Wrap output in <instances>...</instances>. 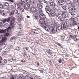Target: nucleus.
I'll return each mask as SVG.
<instances>
[{"label":"nucleus","instance_id":"35","mask_svg":"<svg viewBox=\"0 0 79 79\" xmlns=\"http://www.w3.org/2000/svg\"><path fill=\"white\" fill-rule=\"evenodd\" d=\"M62 8L64 10H66V7L65 6H64L62 7Z\"/></svg>","mask_w":79,"mask_h":79},{"label":"nucleus","instance_id":"39","mask_svg":"<svg viewBox=\"0 0 79 79\" xmlns=\"http://www.w3.org/2000/svg\"><path fill=\"white\" fill-rule=\"evenodd\" d=\"M61 15H64V14H66V12H65V11H61Z\"/></svg>","mask_w":79,"mask_h":79},{"label":"nucleus","instance_id":"46","mask_svg":"<svg viewBox=\"0 0 79 79\" xmlns=\"http://www.w3.org/2000/svg\"><path fill=\"white\" fill-rule=\"evenodd\" d=\"M9 48L10 49H11V48H13V46L11 45H10L9 47Z\"/></svg>","mask_w":79,"mask_h":79},{"label":"nucleus","instance_id":"32","mask_svg":"<svg viewBox=\"0 0 79 79\" xmlns=\"http://www.w3.org/2000/svg\"><path fill=\"white\" fill-rule=\"evenodd\" d=\"M48 53H49V54H52V51L50 50H48Z\"/></svg>","mask_w":79,"mask_h":79},{"label":"nucleus","instance_id":"52","mask_svg":"<svg viewBox=\"0 0 79 79\" xmlns=\"http://www.w3.org/2000/svg\"><path fill=\"white\" fill-rule=\"evenodd\" d=\"M50 62L52 63H54V61L53 60H51Z\"/></svg>","mask_w":79,"mask_h":79},{"label":"nucleus","instance_id":"57","mask_svg":"<svg viewBox=\"0 0 79 79\" xmlns=\"http://www.w3.org/2000/svg\"><path fill=\"white\" fill-rule=\"evenodd\" d=\"M4 63H6L7 62V60H6V59H4Z\"/></svg>","mask_w":79,"mask_h":79},{"label":"nucleus","instance_id":"60","mask_svg":"<svg viewBox=\"0 0 79 79\" xmlns=\"http://www.w3.org/2000/svg\"><path fill=\"white\" fill-rule=\"evenodd\" d=\"M9 61H10L11 62H12L13 61V60H11L10 59H9Z\"/></svg>","mask_w":79,"mask_h":79},{"label":"nucleus","instance_id":"40","mask_svg":"<svg viewBox=\"0 0 79 79\" xmlns=\"http://www.w3.org/2000/svg\"><path fill=\"white\" fill-rule=\"evenodd\" d=\"M17 8L19 10H21V7H20L19 6V5L17 6Z\"/></svg>","mask_w":79,"mask_h":79},{"label":"nucleus","instance_id":"36","mask_svg":"<svg viewBox=\"0 0 79 79\" xmlns=\"http://www.w3.org/2000/svg\"><path fill=\"white\" fill-rule=\"evenodd\" d=\"M72 11H75L76 10V7L74 6H73L72 8Z\"/></svg>","mask_w":79,"mask_h":79},{"label":"nucleus","instance_id":"48","mask_svg":"<svg viewBox=\"0 0 79 79\" xmlns=\"http://www.w3.org/2000/svg\"><path fill=\"white\" fill-rule=\"evenodd\" d=\"M9 0V1H10V2H15V0Z\"/></svg>","mask_w":79,"mask_h":79},{"label":"nucleus","instance_id":"44","mask_svg":"<svg viewBox=\"0 0 79 79\" xmlns=\"http://www.w3.org/2000/svg\"><path fill=\"white\" fill-rule=\"evenodd\" d=\"M74 18H72L70 19V20L71 22H74Z\"/></svg>","mask_w":79,"mask_h":79},{"label":"nucleus","instance_id":"59","mask_svg":"<svg viewBox=\"0 0 79 79\" xmlns=\"http://www.w3.org/2000/svg\"><path fill=\"white\" fill-rule=\"evenodd\" d=\"M3 42V43H2L3 45H6V44H5V43H4V42Z\"/></svg>","mask_w":79,"mask_h":79},{"label":"nucleus","instance_id":"42","mask_svg":"<svg viewBox=\"0 0 79 79\" xmlns=\"http://www.w3.org/2000/svg\"><path fill=\"white\" fill-rule=\"evenodd\" d=\"M15 14H17L18 13V10H15Z\"/></svg>","mask_w":79,"mask_h":79},{"label":"nucleus","instance_id":"63","mask_svg":"<svg viewBox=\"0 0 79 79\" xmlns=\"http://www.w3.org/2000/svg\"><path fill=\"white\" fill-rule=\"evenodd\" d=\"M61 60H59V63H61Z\"/></svg>","mask_w":79,"mask_h":79},{"label":"nucleus","instance_id":"3","mask_svg":"<svg viewBox=\"0 0 79 79\" xmlns=\"http://www.w3.org/2000/svg\"><path fill=\"white\" fill-rule=\"evenodd\" d=\"M6 19L7 22L9 23L11 25H13L14 24V22H15L14 19H12L11 18L9 17Z\"/></svg>","mask_w":79,"mask_h":79},{"label":"nucleus","instance_id":"7","mask_svg":"<svg viewBox=\"0 0 79 79\" xmlns=\"http://www.w3.org/2000/svg\"><path fill=\"white\" fill-rule=\"evenodd\" d=\"M64 25L65 26H63V28H66V27H67L68 26H69V22L68 21H65L64 23Z\"/></svg>","mask_w":79,"mask_h":79},{"label":"nucleus","instance_id":"55","mask_svg":"<svg viewBox=\"0 0 79 79\" xmlns=\"http://www.w3.org/2000/svg\"><path fill=\"white\" fill-rule=\"evenodd\" d=\"M56 44L58 45H59V46H60V47H62V46H61V45H60V43H57Z\"/></svg>","mask_w":79,"mask_h":79},{"label":"nucleus","instance_id":"62","mask_svg":"<svg viewBox=\"0 0 79 79\" xmlns=\"http://www.w3.org/2000/svg\"><path fill=\"white\" fill-rule=\"evenodd\" d=\"M3 24H2V22H0V26H2Z\"/></svg>","mask_w":79,"mask_h":79},{"label":"nucleus","instance_id":"47","mask_svg":"<svg viewBox=\"0 0 79 79\" xmlns=\"http://www.w3.org/2000/svg\"><path fill=\"white\" fill-rule=\"evenodd\" d=\"M13 15H14V12H12L10 14V16H13Z\"/></svg>","mask_w":79,"mask_h":79},{"label":"nucleus","instance_id":"21","mask_svg":"<svg viewBox=\"0 0 79 79\" xmlns=\"http://www.w3.org/2000/svg\"><path fill=\"white\" fill-rule=\"evenodd\" d=\"M70 25L71 26H75L77 25V23H76L75 22H71Z\"/></svg>","mask_w":79,"mask_h":79},{"label":"nucleus","instance_id":"49","mask_svg":"<svg viewBox=\"0 0 79 79\" xmlns=\"http://www.w3.org/2000/svg\"><path fill=\"white\" fill-rule=\"evenodd\" d=\"M20 10L21 12H24V9L23 8L21 9Z\"/></svg>","mask_w":79,"mask_h":79},{"label":"nucleus","instance_id":"43","mask_svg":"<svg viewBox=\"0 0 79 79\" xmlns=\"http://www.w3.org/2000/svg\"><path fill=\"white\" fill-rule=\"evenodd\" d=\"M43 2L42 0H38V2L39 3H42Z\"/></svg>","mask_w":79,"mask_h":79},{"label":"nucleus","instance_id":"12","mask_svg":"<svg viewBox=\"0 0 79 79\" xmlns=\"http://www.w3.org/2000/svg\"><path fill=\"white\" fill-rule=\"evenodd\" d=\"M39 17L41 19H45V15L44 14H42L39 15Z\"/></svg>","mask_w":79,"mask_h":79},{"label":"nucleus","instance_id":"64","mask_svg":"<svg viewBox=\"0 0 79 79\" xmlns=\"http://www.w3.org/2000/svg\"><path fill=\"white\" fill-rule=\"evenodd\" d=\"M37 65L39 66V62H37Z\"/></svg>","mask_w":79,"mask_h":79},{"label":"nucleus","instance_id":"51","mask_svg":"<svg viewBox=\"0 0 79 79\" xmlns=\"http://www.w3.org/2000/svg\"><path fill=\"white\" fill-rule=\"evenodd\" d=\"M18 16L19 18H21V15L20 13H19L18 15Z\"/></svg>","mask_w":79,"mask_h":79},{"label":"nucleus","instance_id":"54","mask_svg":"<svg viewBox=\"0 0 79 79\" xmlns=\"http://www.w3.org/2000/svg\"><path fill=\"white\" fill-rule=\"evenodd\" d=\"M20 5H21V6H23V3L22 2H21L20 3H19Z\"/></svg>","mask_w":79,"mask_h":79},{"label":"nucleus","instance_id":"33","mask_svg":"<svg viewBox=\"0 0 79 79\" xmlns=\"http://www.w3.org/2000/svg\"><path fill=\"white\" fill-rule=\"evenodd\" d=\"M10 34L8 33H6L4 35V36H9Z\"/></svg>","mask_w":79,"mask_h":79},{"label":"nucleus","instance_id":"2","mask_svg":"<svg viewBox=\"0 0 79 79\" xmlns=\"http://www.w3.org/2000/svg\"><path fill=\"white\" fill-rule=\"evenodd\" d=\"M47 21L45 20V19H40V23L41 24V26L42 27H45V25L47 23Z\"/></svg>","mask_w":79,"mask_h":79},{"label":"nucleus","instance_id":"30","mask_svg":"<svg viewBox=\"0 0 79 79\" xmlns=\"http://www.w3.org/2000/svg\"><path fill=\"white\" fill-rule=\"evenodd\" d=\"M55 15H56V13H55V12H54L51 15V16L53 17V16H54Z\"/></svg>","mask_w":79,"mask_h":79},{"label":"nucleus","instance_id":"8","mask_svg":"<svg viewBox=\"0 0 79 79\" xmlns=\"http://www.w3.org/2000/svg\"><path fill=\"white\" fill-rule=\"evenodd\" d=\"M28 3H26L24 4V8L25 9V10H27L28 9H29V8H30V4Z\"/></svg>","mask_w":79,"mask_h":79},{"label":"nucleus","instance_id":"58","mask_svg":"<svg viewBox=\"0 0 79 79\" xmlns=\"http://www.w3.org/2000/svg\"><path fill=\"white\" fill-rule=\"evenodd\" d=\"M14 40L13 39V38H12L11 39H10V42H13V41Z\"/></svg>","mask_w":79,"mask_h":79},{"label":"nucleus","instance_id":"23","mask_svg":"<svg viewBox=\"0 0 79 79\" xmlns=\"http://www.w3.org/2000/svg\"><path fill=\"white\" fill-rule=\"evenodd\" d=\"M9 26V25L7 23H5L4 25V27L5 28H7Z\"/></svg>","mask_w":79,"mask_h":79},{"label":"nucleus","instance_id":"18","mask_svg":"<svg viewBox=\"0 0 79 79\" xmlns=\"http://www.w3.org/2000/svg\"><path fill=\"white\" fill-rule=\"evenodd\" d=\"M42 10H39V11H38V10H37V11L36 12V14L37 15H40V14H42Z\"/></svg>","mask_w":79,"mask_h":79},{"label":"nucleus","instance_id":"13","mask_svg":"<svg viewBox=\"0 0 79 79\" xmlns=\"http://www.w3.org/2000/svg\"><path fill=\"white\" fill-rule=\"evenodd\" d=\"M22 55H23V56H24L25 57H26L27 58L28 57V56H27V55L26 54V53L25 52V51L24 50H23L22 51Z\"/></svg>","mask_w":79,"mask_h":79},{"label":"nucleus","instance_id":"11","mask_svg":"<svg viewBox=\"0 0 79 79\" xmlns=\"http://www.w3.org/2000/svg\"><path fill=\"white\" fill-rule=\"evenodd\" d=\"M27 3H31V4H35V2L34 0H28Z\"/></svg>","mask_w":79,"mask_h":79},{"label":"nucleus","instance_id":"15","mask_svg":"<svg viewBox=\"0 0 79 79\" xmlns=\"http://www.w3.org/2000/svg\"><path fill=\"white\" fill-rule=\"evenodd\" d=\"M37 6L38 8H39V9H42L43 8V6L40 4H37Z\"/></svg>","mask_w":79,"mask_h":79},{"label":"nucleus","instance_id":"24","mask_svg":"<svg viewBox=\"0 0 79 79\" xmlns=\"http://www.w3.org/2000/svg\"><path fill=\"white\" fill-rule=\"evenodd\" d=\"M66 14H63L61 15L62 18L64 19H64L66 18Z\"/></svg>","mask_w":79,"mask_h":79},{"label":"nucleus","instance_id":"1","mask_svg":"<svg viewBox=\"0 0 79 79\" xmlns=\"http://www.w3.org/2000/svg\"><path fill=\"white\" fill-rule=\"evenodd\" d=\"M13 28V26L12 25H10L9 27L7 29L4 30H3L0 29V33H2L3 34V33H6V32H8L10 31V29H12Z\"/></svg>","mask_w":79,"mask_h":79},{"label":"nucleus","instance_id":"28","mask_svg":"<svg viewBox=\"0 0 79 79\" xmlns=\"http://www.w3.org/2000/svg\"><path fill=\"white\" fill-rule=\"evenodd\" d=\"M6 51H3L2 52V55H5L6 54Z\"/></svg>","mask_w":79,"mask_h":79},{"label":"nucleus","instance_id":"22","mask_svg":"<svg viewBox=\"0 0 79 79\" xmlns=\"http://www.w3.org/2000/svg\"><path fill=\"white\" fill-rule=\"evenodd\" d=\"M76 12L75 11L72 12L71 15L73 17H74L76 16Z\"/></svg>","mask_w":79,"mask_h":79},{"label":"nucleus","instance_id":"9","mask_svg":"<svg viewBox=\"0 0 79 79\" xmlns=\"http://www.w3.org/2000/svg\"><path fill=\"white\" fill-rule=\"evenodd\" d=\"M0 13L4 16H6V12L5 11L3 10H0Z\"/></svg>","mask_w":79,"mask_h":79},{"label":"nucleus","instance_id":"50","mask_svg":"<svg viewBox=\"0 0 79 79\" xmlns=\"http://www.w3.org/2000/svg\"><path fill=\"white\" fill-rule=\"evenodd\" d=\"M5 5L6 6H9V4H8L7 2L5 3Z\"/></svg>","mask_w":79,"mask_h":79},{"label":"nucleus","instance_id":"5","mask_svg":"<svg viewBox=\"0 0 79 79\" xmlns=\"http://www.w3.org/2000/svg\"><path fill=\"white\" fill-rule=\"evenodd\" d=\"M30 11L31 12H32L33 13H36L37 12V9L35 7L31 8L30 9Z\"/></svg>","mask_w":79,"mask_h":79},{"label":"nucleus","instance_id":"19","mask_svg":"<svg viewBox=\"0 0 79 79\" xmlns=\"http://www.w3.org/2000/svg\"><path fill=\"white\" fill-rule=\"evenodd\" d=\"M52 12V10L51 9H49V10H48L46 11V12L48 14V15H50Z\"/></svg>","mask_w":79,"mask_h":79},{"label":"nucleus","instance_id":"29","mask_svg":"<svg viewBox=\"0 0 79 79\" xmlns=\"http://www.w3.org/2000/svg\"><path fill=\"white\" fill-rule=\"evenodd\" d=\"M67 3L68 4H71V1L70 0H67Z\"/></svg>","mask_w":79,"mask_h":79},{"label":"nucleus","instance_id":"53","mask_svg":"<svg viewBox=\"0 0 79 79\" xmlns=\"http://www.w3.org/2000/svg\"><path fill=\"white\" fill-rule=\"evenodd\" d=\"M72 37H73L72 39H73L74 40H75V41L76 40V37H74V36H73Z\"/></svg>","mask_w":79,"mask_h":79},{"label":"nucleus","instance_id":"25","mask_svg":"<svg viewBox=\"0 0 79 79\" xmlns=\"http://www.w3.org/2000/svg\"><path fill=\"white\" fill-rule=\"evenodd\" d=\"M50 6H46L45 8V10L46 11H47L48 10H50Z\"/></svg>","mask_w":79,"mask_h":79},{"label":"nucleus","instance_id":"61","mask_svg":"<svg viewBox=\"0 0 79 79\" xmlns=\"http://www.w3.org/2000/svg\"><path fill=\"white\" fill-rule=\"evenodd\" d=\"M34 79H40L39 78H38L37 77H34Z\"/></svg>","mask_w":79,"mask_h":79},{"label":"nucleus","instance_id":"10","mask_svg":"<svg viewBox=\"0 0 79 79\" xmlns=\"http://www.w3.org/2000/svg\"><path fill=\"white\" fill-rule=\"evenodd\" d=\"M51 31L52 33H55V32H56L57 31V29L55 28H52Z\"/></svg>","mask_w":79,"mask_h":79},{"label":"nucleus","instance_id":"31","mask_svg":"<svg viewBox=\"0 0 79 79\" xmlns=\"http://www.w3.org/2000/svg\"><path fill=\"white\" fill-rule=\"evenodd\" d=\"M22 2L24 3H27L28 2V0H22Z\"/></svg>","mask_w":79,"mask_h":79},{"label":"nucleus","instance_id":"27","mask_svg":"<svg viewBox=\"0 0 79 79\" xmlns=\"http://www.w3.org/2000/svg\"><path fill=\"white\" fill-rule=\"evenodd\" d=\"M23 32L22 31L21 32H19L18 33V35H19V36H20V35H23Z\"/></svg>","mask_w":79,"mask_h":79},{"label":"nucleus","instance_id":"37","mask_svg":"<svg viewBox=\"0 0 79 79\" xmlns=\"http://www.w3.org/2000/svg\"><path fill=\"white\" fill-rule=\"evenodd\" d=\"M6 22H7V19H5L2 21V22L4 23H6Z\"/></svg>","mask_w":79,"mask_h":79},{"label":"nucleus","instance_id":"26","mask_svg":"<svg viewBox=\"0 0 79 79\" xmlns=\"http://www.w3.org/2000/svg\"><path fill=\"white\" fill-rule=\"evenodd\" d=\"M58 3L59 5H63V2L61 1H59L58 2Z\"/></svg>","mask_w":79,"mask_h":79},{"label":"nucleus","instance_id":"45","mask_svg":"<svg viewBox=\"0 0 79 79\" xmlns=\"http://www.w3.org/2000/svg\"><path fill=\"white\" fill-rule=\"evenodd\" d=\"M10 49L9 48H6V50L7 52H9V51H10Z\"/></svg>","mask_w":79,"mask_h":79},{"label":"nucleus","instance_id":"34","mask_svg":"<svg viewBox=\"0 0 79 79\" xmlns=\"http://www.w3.org/2000/svg\"><path fill=\"white\" fill-rule=\"evenodd\" d=\"M0 8H1V9L3 8V6L1 4H0Z\"/></svg>","mask_w":79,"mask_h":79},{"label":"nucleus","instance_id":"41","mask_svg":"<svg viewBox=\"0 0 79 79\" xmlns=\"http://www.w3.org/2000/svg\"><path fill=\"white\" fill-rule=\"evenodd\" d=\"M13 39V40H16V39H18V37H13L12 38Z\"/></svg>","mask_w":79,"mask_h":79},{"label":"nucleus","instance_id":"38","mask_svg":"<svg viewBox=\"0 0 79 79\" xmlns=\"http://www.w3.org/2000/svg\"><path fill=\"white\" fill-rule=\"evenodd\" d=\"M20 48H19L18 47H16V50H18V51H19V50H20Z\"/></svg>","mask_w":79,"mask_h":79},{"label":"nucleus","instance_id":"56","mask_svg":"<svg viewBox=\"0 0 79 79\" xmlns=\"http://www.w3.org/2000/svg\"><path fill=\"white\" fill-rule=\"evenodd\" d=\"M21 62H22V63H24V62H25V60H21Z\"/></svg>","mask_w":79,"mask_h":79},{"label":"nucleus","instance_id":"20","mask_svg":"<svg viewBox=\"0 0 79 79\" xmlns=\"http://www.w3.org/2000/svg\"><path fill=\"white\" fill-rule=\"evenodd\" d=\"M68 10L69 13H72L73 10L71 7H68Z\"/></svg>","mask_w":79,"mask_h":79},{"label":"nucleus","instance_id":"4","mask_svg":"<svg viewBox=\"0 0 79 79\" xmlns=\"http://www.w3.org/2000/svg\"><path fill=\"white\" fill-rule=\"evenodd\" d=\"M45 26L44 27H43L44 29L46 31H50L51 27H50V26L49 25L47 24V23H46L45 24Z\"/></svg>","mask_w":79,"mask_h":79},{"label":"nucleus","instance_id":"17","mask_svg":"<svg viewBox=\"0 0 79 79\" xmlns=\"http://www.w3.org/2000/svg\"><path fill=\"white\" fill-rule=\"evenodd\" d=\"M57 29H58V30H60V29H63L61 26V25H58L57 27Z\"/></svg>","mask_w":79,"mask_h":79},{"label":"nucleus","instance_id":"6","mask_svg":"<svg viewBox=\"0 0 79 79\" xmlns=\"http://www.w3.org/2000/svg\"><path fill=\"white\" fill-rule=\"evenodd\" d=\"M3 36L2 35V34H0V39H2V42H6V37H3Z\"/></svg>","mask_w":79,"mask_h":79},{"label":"nucleus","instance_id":"16","mask_svg":"<svg viewBox=\"0 0 79 79\" xmlns=\"http://www.w3.org/2000/svg\"><path fill=\"white\" fill-rule=\"evenodd\" d=\"M50 5L51 6H52V7H56V6L55 3L52 2L50 3Z\"/></svg>","mask_w":79,"mask_h":79},{"label":"nucleus","instance_id":"14","mask_svg":"<svg viewBox=\"0 0 79 79\" xmlns=\"http://www.w3.org/2000/svg\"><path fill=\"white\" fill-rule=\"evenodd\" d=\"M57 18L60 21H64V19L62 18V17L60 16H58L57 17Z\"/></svg>","mask_w":79,"mask_h":79}]
</instances>
